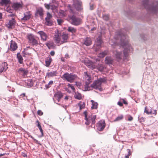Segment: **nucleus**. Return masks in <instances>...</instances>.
<instances>
[{
	"mask_svg": "<svg viewBox=\"0 0 158 158\" xmlns=\"http://www.w3.org/2000/svg\"><path fill=\"white\" fill-rule=\"evenodd\" d=\"M97 68L100 71H102L104 70L105 68L102 64H99Z\"/></svg>",
	"mask_w": 158,
	"mask_h": 158,
	"instance_id": "nucleus-37",
	"label": "nucleus"
},
{
	"mask_svg": "<svg viewBox=\"0 0 158 158\" xmlns=\"http://www.w3.org/2000/svg\"><path fill=\"white\" fill-rule=\"evenodd\" d=\"M27 39L29 43L31 45L37 46L38 44V38L33 35L29 34L27 36Z\"/></svg>",
	"mask_w": 158,
	"mask_h": 158,
	"instance_id": "nucleus-4",
	"label": "nucleus"
},
{
	"mask_svg": "<svg viewBox=\"0 0 158 158\" xmlns=\"http://www.w3.org/2000/svg\"><path fill=\"white\" fill-rule=\"evenodd\" d=\"M61 35L60 33L57 31V33H56V34L54 36V40L57 43L61 44Z\"/></svg>",
	"mask_w": 158,
	"mask_h": 158,
	"instance_id": "nucleus-14",
	"label": "nucleus"
},
{
	"mask_svg": "<svg viewBox=\"0 0 158 158\" xmlns=\"http://www.w3.org/2000/svg\"><path fill=\"white\" fill-rule=\"evenodd\" d=\"M14 15H15L14 14H10V15H8V16L13 17V16H14Z\"/></svg>",
	"mask_w": 158,
	"mask_h": 158,
	"instance_id": "nucleus-59",
	"label": "nucleus"
},
{
	"mask_svg": "<svg viewBox=\"0 0 158 158\" xmlns=\"http://www.w3.org/2000/svg\"><path fill=\"white\" fill-rule=\"evenodd\" d=\"M65 57L66 58H69V55L68 54H66L65 55Z\"/></svg>",
	"mask_w": 158,
	"mask_h": 158,
	"instance_id": "nucleus-61",
	"label": "nucleus"
},
{
	"mask_svg": "<svg viewBox=\"0 0 158 158\" xmlns=\"http://www.w3.org/2000/svg\"><path fill=\"white\" fill-rule=\"evenodd\" d=\"M123 118V116L121 115L120 116L117 117L114 120V121H117L122 120Z\"/></svg>",
	"mask_w": 158,
	"mask_h": 158,
	"instance_id": "nucleus-41",
	"label": "nucleus"
},
{
	"mask_svg": "<svg viewBox=\"0 0 158 158\" xmlns=\"http://www.w3.org/2000/svg\"><path fill=\"white\" fill-rule=\"evenodd\" d=\"M156 110H153V111L152 110V114H154L155 115H156Z\"/></svg>",
	"mask_w": 158,
	"mask_h": 158,
	"instance_id": "nucleus-53",
	"label": "nucleus"
},
{
	"mask_svg": "<svg viewBox=\"0 0 158 158\" xmlns=\"http://www.w3.org/2000/svg\"><path fill=\"white\" fill-rule=\"evenodd\" d=\"M78 105L80 107V110L84 108L85 106V105L83 103L81 104H78Z\"/></svg>",
	"mask_w": 158,
	"mask_h": 158,
	"instance_id": "nucleus-44",
	"label": "nucleus"
},
{
	"mask_svg": "<svg viewBox=\"0 0 158 158\" xmlns=\"http://www.w3.org/2000/svg\"><path fill=\"white\" fill-rule=\"evenodd\" d=\"M96 29V28L95 27H94L91 30V31H94V30H95Z\"/></svg>",
	"mask_w": 158,
	"mask_h": 158,
	"instance_id": "nucleus-60",
	"label": "nucleus"
},
{
	"mask_svg": "<svg viewBox=\"0 0 158 158\" xmlns=\"http://www.w3.org/2000/svg\"><path fill=\"white\" fill-rule=\"evenodd\" d=\"M7 64L6 62H4L2 63L0 66V73H1L3 71H5L8 68Z\"/></svg>",
	"mask_w": 158,
	"mask_h": 158,
	"instance_id": "nucleus-21",
	"label": "nucleus"
},
{
	"mask_svg": "<svg viewBox=\"0 0 158 158\" xmlns=\"http://www.w3.org/2000/svg\"><path fill=\"white\" fill-rule=\"evenodd\" d=\"M75 98L79 100H80L82 98V96L80 93L78 92H76L74 95Z\"/></svg>",
	"mask_w": 158,
	"mask_h": 158,
	"instance_id": "nucleus-35",
	"label": "nucleus"
},
{
	"mask_svg": "<svg viewBox=\"0 0 158 158\" xmlns=\"http://www.w3.org/2000/svg\"><path fill=\"white\" fill-rule=\"evenodd\" d=\"M57 72L56 71H52L47 74V76L48 77H51L55 76L56 75Z\"/></svg>",
	"mask_w": 158,
	"mask_h": 158,
	"instance_id": "nucleus-28",
	"label": "nucleus"
},
{
	"mask_svg": "<svg viewBox=\"0 0 158 158\" xmlns=\"http://www.w3.org/2000/svg\"><path fill=\"white\" fill-rule=\"evenodd\" d=\"M53 81H49L48 84H46L45 85L46 89H48L50 88L51 85L53 84Z\"/></svg>",
	"mask_w": 158,
	"mask_h": 158,
	"instance_id": "nucleus-39",
	"label": "nucleus"
},
{
	"mask_svg": "<svg viewBox=\"0 0 158 158\" xmlns=\"http://www.w3.org/2000/svg\"><path fill=\"white\" fill-rule=\"evenodd\" d=\"M102 40L101 38H98L97 39L96 44L94 46V48L96 51H97L101 47V45L102 44Z\"/></svg>",
	"mask_w": 158,
	"mask_h": 158,
	"instance_id": "nucleus-15",
	"label": "nucleus"
},
{
	"mask_svg": "<svg viewBox=\"0 0 158 158\" xmlns=\"http://www.w3.org/2000/svg\"><path fill=\"white\" fill-rule=\"evenodd\" d=\"M84 114L85 116V119L86 120L85 124L87 125H89L90 123V120L91 119V122L92 124H94L95 123V119L96 118V116L95 115H91L89 116L88 118L87 117V112L85 111L84 112Z\"/></svg>",
	"mask_w": 158,
	"mask_h": 158,
	"instance_id": "nucleus-6",
	"label": "nucleus"
},
{
	"mask_svg": "<svg viewBox=\"0 0 158 158\" xmlns=\"http://www.w3.org/2000/svg\"><path fill=\"white\" fill-rule=\"evenodd\" d=\"M68 86L69 87H70L73 90H74L75 89L74 87V86L70 84H68Z\"/></svg>",
	"mask_w": 158,
	"mask_h": 158,
	"instance_id": "nucleus-51",
	"label": "nucleus"
},
{
	"mask_svg": "<svg viewBox=\"0 0 158 158\" xmlns=\"http://www.w3.org/2000/svg\"><path fill=\"white\" fill-rule=\"evenodd\" d=\"M44 6L48 10L50 9L51 6V5H50V4H45Z\"/></svg>",
	"mask_w": 158,
	"mask_h": 158,
	"instance_id": "nucleus-48",
	"label": "nucleus"
},
{
	"mask_svg": "<svg viewBox=\"0 0 158 158\" xmlns=\"http://www.w3.org/2000/svg\"><path fill=\"white\" fill-rule=\"evenodd\" d=\"M37 122L38 123L37 127L39 128L40 131L41 133L42 136H43V131L42 129L41 126L40 124V123L38 120L37 121Z\"/></svg>",
	"mask_w": 158,
	"mask_h": 158,
	"instance_id": "nucleus-36",
	"label": "nucleus"
},
{
	"mask_svg": "<svg viewBox=\"0 0 158 158\" xmlns=\"http://www.w3.org/2000/svg\"><path fill=\"white\" fill-rule=\"evenodd\" d=\"M37 114L40 115H42L43 114V113L41 110H38L37 111Z\"/></svg>",
	"mask_w": 158,
	"mask_h": 158,
	"instance_id": "nucleus-50",
	"label": "nucleus"
},
{
	"mask_svg": "<svg viewBox=\"0 0 158 158\" xmlns=\"http://www.w3.org/2000/svg\"><path fill=\"white\" fill-rule=\"evenodd\" d=\"M35 141L36 142V143H37L38 144L40 145H41V144L40 143L39 141H38L36 139H35Z\"/></svg>",
	"mask_w": 158,
	"mask_h": 158,
	"instance_id": "nucleus-58",
	"label": "nucleus"
},
{
	"mask_svg": "<svg viewBox=\"0 0 158 158\" xmlns=\"http://www.w3.org/2000/svg\"><path fill=\"white\" fill-rule=\"evenodd\" d=\"M85 76L84 77V81L86 83L89 84L91 81V77L87 74V72H84Z\"/></svg>",
	"mask_w": 158,
	"mask_h": 158,
	"instance_id": "nucleus-18",
	"label": "nucleus"
},
{
	"mask_svg": "<svg viewBox=\"0 0 158 158\" xmlns=\"http://www.w3.org/2000/svg\"><path fill=\"white\" fill-rule=\"evenodd\" d=\"M5 154L6 153L0 154V157L4 156Z\"/></svg>",
	"mask_w": 158,
	"mask_h": 158,
	"instance_id": "nucleus-62",
	"label": "nucleus"
},
{
	"mask_svg": "<svg viewBox=\"0 0 158 158\" xmlns=\"http://www.w3.org/2000/svg\"><path fill=\"white\" fill-rule=\"evenodd\" d=\"M10 2V0H1L0 3L2 5H6L9 3Z\"/></svg>",
	"mask_w": 158,
	"mask_h": 158,
	"instance_id": "nucleus-38",
	"label": "nucleus"
},
{
	"mask_svg": "<svg viewBox=\"0 0 158 158\" xmlns=\"http://www.w3.org/2000/svg\"><path fill=\"white\" fill-rule=\"evenodd\" d=\"M15 19L12 18L11 19L9 20L8 22H7L6 24V25L8 28L11 29L15 26Z\"/></svg>",
	"mask_w": 158,
	"mask_h": 158,
	"instance_id": "nucleus-12",
	"label": "nucleus"
},
{
	"mask_svg": "<svg viewBox=\"0 0 158 158\" xmlns=\"http://www.w3.org/2000/svg\"><path fill=\"white\" fill-rule=\"evenodd\" d=\"M86 65L89 68L94 69L97 68V66L95 65L94 63L89 62L86 64Z\"/></svg>",
	"mask_w": 158,
	"mask_h": 158,
	"instance_id": "nucleus-32",
	"label": "nucleus"
},
{
	"mask_svg": "<svg viewBox=\"0 0 158 158\" xmlns=\"http://www.w3.org/2000/svg\"><path fill=\"white\" fill-rule=\"evenodd\" d=\"M73 7L78 11H80L83 9L82 3L80 0H73Z\"/></svg>",
	"mask_w": 158,
	"mask_h": 158,
	"instance_id": "nucleus-8",
	"label": "nucleus"
},
{
	"mask_svg": "<svg viewBox=\"0 0 158 158\" xmlns=\"http://www.w3.org/2000/svg\"><path fill=\"white\" fill-rule=\"evenodd\" d=\"M67 30L68 32H71L72 34L76 33L77 31L76 28L71 26L69 27Z\"/></svg>",
	"mask_w": 158,
	"mask_h": 158,
	"instance_id": "nucleus-26",
	"label": "nucleus"
},
{
	"mask_svg": "<svg viewBox=\"0 0 158 158\" xmlns=\"http://www.w3.org/2000/svg\"><path fill=\"white\" fill-rule=\"evenodd\" d=\"M45 44L49 48H50L52 46V44L50 42L46 43Z\"/></svg>",
	"mask_w": 158,
	"mask_h": 158,
	"instance_id": "nucleus-45",
	"label": "nucleus"
},
{
	"mask_svg": "<svg viewBox=\"0 0 158 158\" xmlns=\"http://www.w3.org/2000/svg\"><path fill=\"white\" fill-rule=\"evenodd\" d=\"M50 55L52 56H53L55 54V52L54 51H52L50 52Z\"/></svg>",
	"mask_w": 158,
	"mask_h": 158,
	"instance_id": "nucleus-57",
	"label": "nucleus"
},
{
	"mask_svg": "<svg viewBox=\"0 0 158 158\" xmlns=\"http://www.w3.org/2000/svg\"><path fill=\"white\" fill-rule=\"evenodd\" d=\"M148 0H143V4L147 11L152 13H155L158 11V1L153 3L152 5H149Z\"/></svg>",
	"mask_w": 158,
	"mask_h": 158,
	"instance_id": "nucleus-2",
	"label": "nucleus"
},
{
	"mask_svg": "<svg viewBox=\"0 0 158 158\" xmlns=\"http://www.w3.org/2000/svg\"><path fill=\"white\" fill-rule=\"evenodd\" d=\"M105 127V122L104 120L100 121L98 123L97 126L98 130L100 131H102Z\"/></svg>",
	"mask_w": 158,
	"mask_h": 158,
	"instance_id": "nucleus-13",
	"label": "nucleus"
},
{
	"mask_svg": "<svg viewBox=\"0 0 158 158\" xmlns=\"http://www.w3.org/2000/svg\"><path fill=\"white\" fill-rule=\"evenodd\" d=\"M17 56L19 62L20 64H23V60L20 54L19 53H17Z\"/></svg>",
	"mask_w": 158,
	"mask_h": 158,
	"instance_id": "nucleus-30",
	"label": "nucleus"
},
{
	"mask_svg": "<svg viewBox=\"0 0 158 158\" xmlns=\"http://www.w3.org/2000/svg\"><path fill=\"white\" fill-rule=\"evenodd\" d=\"M69 17L71 20V23L74 25L78 26L81 23V19L74 15H70Z\"/></svg>",
	"mask_w": 158,
	"mask_h": 158,
	"instance_id": "nucleus-5",
	"label": "nucleus"
},
{
	"mask_svg": "<svg viewBox=\"0 0 158 158\" xmlns=\"http://www.w3.org/2000/svg\"><path fill=\"white\" fill-rule=\"evenodd\" d=\"M12 7L15 10H16L19 8H21L22 5L19 3H15L13 4Z\"/></svg>",
	"mask_w": 158,
	"mask_h": 158,
	"instance_id": "nucleus-27",
	"label": "nucleus"
},
{
	"mask_svg": "<svg viewBox=\"0 0 158 158\" xmlns=\"http://www.w3.org/2000/svg\"><path fill=\"white\" fill-rule=\"evenodd\" d=\"M68 37V34H63L61 36V44L67 42Z\"/></svg>",
	"mask_w": 158,
	"mask_h": 158,
	"instance_id": "nucleus-23",
	"label": "nucleus"
},
{
	"mask_svg": "<svg viewBox=\"0 0 158 158\" xmlns=\"http://www.w3.org/2000/svg\"><path fill=\"white\" fill-rule=\"evenodd\" d=\"M127 151L128 152V154L126 155L125 157L126 158H129V156L131 154V153L130 150L129 149H127Z\"/></svg>",
	"mask_w": 158,
	"mask_h": 158,
	"instance_id": "nucleus-42",
	"label": "nucleus"
},
{
	"mask_svg": "<svg viewBox=\"0 0 158 158\" xmlns=\"http://www.w3.org/2000/svg\"><path fill=\"white\" fill-rule=\"evenodd\" d=\"M31 16V14L30 12L27 11L24 14V17L21 19V20L24 21H27L29 20Z\"/></svg>",
	"mask_w": 158,
	"mask_h": 158,
	"instance_id": "nucleus-16",
	"label": "nucleus"
},
{
	"mask_svg": "<svg viewBox=\"0 0 158 158\" xmlns=\"http://www.w3.org/2000/svg\"><path fill=\"white\" fill-rule=\"evenodd\" d=\"M18 72L23 76L26 75L28 73V71L22 68L19 69L18 70Z\"/></svg>",
	"mask_w": 158,
	"mask_h": 158,
	"instance_id": "nucleus-22",
	"label": "nucleus"
},
{
	"mask_svg": "<svg viewBox=\"0 0 158 158\" xmlns=\"http://www.w3.org/2000/svg\"><path fill=\"white\" fill-rule=\"evenodd\" d=\"M103 18V19L107 21L109 19V16L107 15H104L102 16Z\"/></svg>",
	"mask_w": 158,
	"mask_h": 158,
	"instance_id": "nucleus-43",
	"label": "nucleus"
},
{
	"mask_svg": "<svg viewBox=\"0 0 158 158\" xmlns=\"http://www.w3.org/2000/svg\"><path fill=\"white\" fill-rule=\"evenodd\" d=\"M39 35L41 37V40L43 41H45L48 38V35L44 32L42 31H40L37 32Z\"/></svg>",
	"mask_w": 158,
	"mask_h": 158,
	"instance_id": "nucleus-10",
	"label": "nucleus"
},
{
	"mask_svg": "<svg viewBox=\"0 0 158 158\" xmlns=\"http://www.w3.org/2000/svg\"><path fill=\"white\" fill-rule=\"evenodd\" d=\"M52 61V59L50 56H48L46 59L45 63L46 66L47 67H48Z\"/></svg>",
	"mask_w": 158,
	"mask_h": 158,
	"instance_id": "nucleus-29",
	"label": "nucleus"
},
{
	"mask_svg": "<svg viewBox=\"0 0 158 158\" xmlns=\"http://www.w3.org/2000/svg\"><path fill=\"white\" fill-rule=\"evenodd\" d=\"M43 14V10L42 8L40 7L37 9L36 13H35L36 16H40V17H42Z\"/></svg>",
	"mask_w": 158,
	"mask_h": 158,
	"instance_id": "nucleus-20",
	"label": "nucleus"
},
{
	"mask_svg": "<svg viewBox=\"0 0 158 158\" xmlns=\"http://www.w3.org/2000/svg\"><path fill=\"white\" fill-rule=\"evenodd\" d=\"M133 117L132 116H130L128 118V120L129 121H131L133 120Z\"/></svg>",
	"mask_w": 158,
	"mask_h": 158,
	"instance_id": "nucleus-54",
	"label": "nucleus"
},
{
	"mask_svg": "<svg viewBox=\"0 0 158 158\" xmlns=\"http://www.w3.org/2000/svg\"><path fill=\"white\" fill-rule=\"evenodd\" d=\"M139 121L141 122H143L145 121V119L144 118L142 117L140 118Z\"/></svg>",
	"mask_w": 158,
	"mask_h": 158,
	"instance_id": "nucleus-52",
	"label": "nucleus"
},
{
	"mask_svg": "<svg viewBox=\"0 0 158 158\" xmlns=\"http://www.w3.org/2000/svg\"><path fill=\"white\" fill-rule=\"evenodd\" d=\"M92 43L91 39L89 37H86L85 40L84 44L86 46H89Z\"/></svg>",
	"mask_w": 158,
	"mask_h": 158,
	"instance_id": "nucleus-25",
	"label": "nucleus"
},
{
	"mask_svg": "<svg viewBox=\"0 0 158 158\" xmlns=\"http://www.w3.org/2000/svg\"><path fill=\"white\" fill-rule=\"evenodd\" d=\"M77 77V76L73 73L69 74L66 73L63 76L62 78L70 82H72Z\"/></svg>",
	"mask_w": 158,
	"mask_h": 158,
	"instance_id": "nucleus-7",
	"label": "nucleus"
},
{
	"mask_svg": "<svg viewBox=\"0 0 158 158\" xmlns=\"http://www.w3.org/2000/svg\"><path fill=\"white\" fill-rule=\"evenodd\" d=\"M17 48L18 46L16 43L13 40H11L10 41V50L13 51L15 50Z\"/></svg>",
	"mask_w": 158,
	"mask_h": 158,
	"instance_id": "nucleus-17",
	"label": "nucleus"
},
{
	"mask_svg": "<svg viewBox=\"0 0 158 158\" xmlns=\"http://www.w3.org/2000/svg\"><path fill=\"white\" fill-rule=\"evenodd\" d=\"M91 102L92 103V106L91 108L92 109H96L98 107V103L94 102L93 100H91Z\"/></svg>",
	"mask_w": 158,
	"mask_h": 158,
	"instance_id": "nucleus-34",
	"label": "nucleus"
},
{
	"mask_svg": "<svg viewBox=\"0 0 158 158\" xmlns=\"http://www.w3.org/2000/svg\"><path fill=\"white\" fill-rule=\"evenodd\" d=\"M105 63L107 64H111L113 61V59L110 56H107L105 58Z\"/></svg>",
	"mask_w": 158,
	"mask_h": 158,
	"instance_id": "nucleus-24",
	"label": "nucleus"
},
{
	"mask_svg": "<svg viewBox=\"0 0 158 158\" xmlns=\"http://www.w3.org/2000/svg\"><path fill=\"white\" fill-rule=\"evenodd\" d=\"M152 111V109L151 107L147 108V106L145 107L144 112L146 113L147 114H151Z\"/></svg>",
	"mask_w": 158,
	"mask_h": 158,
	"instance_id": "nucleus-31",
	"label": "nucleus"
},
{
	"mask_svg": "<svg viewBox=\"0 0 158 158\" xmlns=\"http://www.w3.org/2000/svg\"><path fill=\"white\" fill-rule=\"evenodd\" d=\"M113 53L114 57H115L118 61L121 59L122 57V54L121 52L116 50L113 51Z\"/></svg>",
	"mask_w": 158,
	"mask_h": 158,
	"instance_id": "nucleus-11",
	"label": "nucleus"
},
{
	"mask_svg": "<svg viewBox=\"0 0 158 158\" xmlns=\"http://www.w3.org/2000/svg\"><path fill=\"white\" fill-rule=\"evenodd\" d=\"M106 80L105 78H100L96 80L91 85V87L96 89H98L101 91L102 90L101 85L102 83L106 81Z\"/></svg>",
	"mask_w": 158,
	"mask_h": 158,
	"instance_id": "nucleus-3",
	"label": "nucleus"
},
{
	"mask_svg": "<svg viewBox=\"0 0 158 158\" xmlns=\"http://www.w3.org/2000/svg\"><path fill=\"white\" fill-rule=\"evenodd\" d=\"M52 15L49 12H48L47 14V17L45 18V24L47 25L51 26L52 24V22L51 19L52 18Z\"/></svg>",
	"mask_w": 158,
	"mask_h": 158,
	"instance_id": "nucleus-9",
	"label": "nucleus"
},
{
	"mask_svg": "<svg viewBox=\"0 0 158 158\" xmlns=\"http://www.w3.org/2000/svg\"><path fill=\"white\" fill-rule=\"evenodd\" d=\"M61 60L62 61L64 62V58H61Z\"/></svg>",
	"mask_w": 158,
	"mask_h": 158,
	"instance_id": "nucleus-63",
	"label": "nucleus"
},
{
	"mask_svg": "<svg viewBox=\"0 0 158 158\" xmlns=\"http://www.w3.org/2000/svg\"><path fill=\"white\" fill-rule=\"evenodd\" d=\"M122 100L124 104L126 105L128 104L127 102L126 101H125L124 99H122Z\"/></svg>",
	"mask_w": 158,
	"mask_h": 158,
	"instance_id": "nucleus-56",
	"label": "nucleus"
},
{
	"mask_svg": "<svg viewBox=\"0 0 158 158\" xmlns=\"http://www.w3.org/2000/svg\"><path fill=\"white\" fill-rule=\"evenodd\" d=\"M64 99L65 100H68V97L67 96H66L64 98Z\"/></svg>",
	"mask_w": 158,
	"mask_h": 158,
	"instance_id": "nucleus-64",
	"label": "nucleus"
},
{
	"mask_svg": "<svg viewBox=\"0 0 158 158\" xmlns=\"http://www.w3.org/2000/svg\"><path fill=\"white\" fill-rule=\"evenodd\" d=\"M51 6L50 9L52 10H55L56 9V6L54 5H51Z\"/></svg>",
	"mask_w": 158,
	"mask_h": 158,
	"instance_id": "nucleus-49",
	"label": "nucleus"
},
{
	"mask_svg": "<svg viewBox=\"0 0 158 158\" xmlns=\"http://www.w3.org/2000/svg\"><path fill=\"white\" fill-rule=\"evenodd\" d=\"M118 105L120 106H123V104L120 102H118Z\"/></svg>",
	"mask_w": 158,
	"mask_h": 158,
	"instance_id": "nucleus-55",
	"label": "nucleus"
},
{
	"mask_svg": "<svg viewBox=\"0 0 158 158\" xmlns=\"http://www.w3.org/2000/svg\"><path fill=\"white\" fill-rule=\"evenodd\" d=\"M89 84L88 83H86V84L84 85V91H89L90 90V87L89 86Z\"/></svg>",
	"mask_w": 158,
	"mask_h": 158,
	"instance_id": "nucleus-40",
	"label": "nucleus"
},
{
	"mask_svg": "<svg viewBox=\"0 0 158 158\" xmlns=\"http://www.w3.org/2000/svg\"><path fill=\"white\" fill-rule=\"evenodd\" d=\"M120 42V45L122 46L124 49L123 54L125 57L128 56V53L130 52L132 49V47L128 43V40L127 37L124 34L121 33L120 32L116 33L114 38L110 40V43L112 46L114 48V46L118 45V43Z\"/></svg>",
	"mask_w": 158,
	"mask_h": 158,
	"instance_id": "nucleus-1",
	"label": "nucleus"
},
{
	"mask_svg": "<svg viewBox=\"0 0 158 158\" xmlns=\"http://www.w3.org/2000/svg\"><path fill=\"white\" fill-rule=\"evenodd\" d=\"M57 22L59 25H61L63 22V20L61 19H57Z\"/></svg>",
	"mask_w": 158,
	"mask_h": 158,
	"instance_id": "nucleus-47",
	"label": "nucleus"
},
{
	"mask_svg": "<svg viewBox=\"0 0 158 158\" xmlns=\"http://www.w3.org/2000/svg\"><path fill=\"white\" fill-rule=\"evenodd\" d=\"M6 10L7 12L11 13H12L14 11L13 10L10 9L9 7L7 8Z\"/></svg>",
	"mask_w": 158,
	"mask_h": 158,
	"instance_id": "nucleus-46",
	"label": "nucleus"
},
{
	"mask_svg": "<svg viewBox=\"0 0 158 158\" xmlns=\"http://www.w3.org/2000/svg\"><path fill=\"white\" fill-rule=\"evenodd\" d=\"M108 53L107 51H105L104 52L99 53L98 55V57L102 58L104 57Z\"/></svg>",
	"mask_w": 158,
	"mask_h": 158,
	"instance_id": "nucleus-33",
	"label": "nucleus"
},
{
	"mask_svg": "<svg viewBox=\"0 0 158 158\" xmlns=\"http://www.w3.org/2000/svg\"><path fill=\"white\" fill-rule=\"evenodd\" d=\"M63 94L60 92H58L54 95V98L58 102H59L61 98H63Z\"/></svg>",
	"mask_w": 158,
	"mask_h": 158,
	"instance_id": "nucleus-19",
	"label": "nucleus"
}]
</instances>
